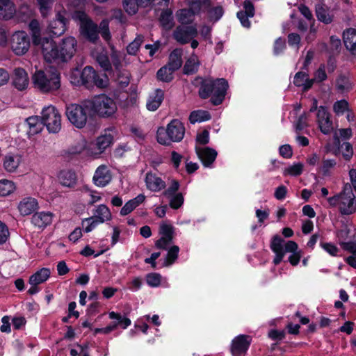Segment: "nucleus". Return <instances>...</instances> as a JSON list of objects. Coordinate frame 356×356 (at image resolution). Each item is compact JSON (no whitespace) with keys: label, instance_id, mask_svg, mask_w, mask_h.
Wrapping results in <instances>:
<instances>
[{"label":"nucleus","instance_id":"obj_1","mask_svg":"<svg viewBox=\"0 0 356 356\" xmlns=\"http://www.w3.org/2000/svg\"><path fill=\"white\" fill-rule=\"evenodd\" d=\"M77 42L74 37L63 38L56 43L51 38L44 40L42 44V54L45 62L57 65L67 63L74 56Z\"/></svg>","mask_w":356,"mask_h":356},{"label":"nucleus","instance_id":"obj_2","mask_svg":"<svg viewBox=\"0 0 356 356\" xmlns=\"http://www.w3.org/2000/svg\"><path fill=\"white\" fill-rule=\"evenodd\" d=\"M195 87H199L198 95L202 99L209 97L210 102L213 106L221 104L226 96L229 88L227 81L224 78L213 79L196 76L192 81Z\"/></svg>","mask_w":356,"mask_h":356},{"label":"nucleus","instance_id":"obj_3","mask_svg":"<svg viewBox=\"0 0 356 356\" xmlns=\"http://www.w3.org/2000/svg\"><path fill=\"white\" fill-rule=\"evenodd\" d=\"M32 79L34 87L43 93L52 92L60 88V73L54 67L36 71Z\"/></svg>","mask_w":356,"mask_h":356},{"label":"nucleus","instance_id":"obj_4","mask_svg":"<svg viewBox=\"0 0 356 356\" xmlns=\"http://www.w3.org/2000/svg\"><path fill=\"white\" fill-rule=\"evenodd\" d=\"M330 207L339 206L341 215H351L356 212V199L350 184H344L341 193L327 198Z\"/></svg>","mask_w":356,"mask_h":356},{"label":"nucleus","instance_id":"obj_5","mask_svg":"<svg viewBox=\"0 0 356 356\" xmlns=\"http://www.w3.org/2000/svg\"><path fill=\"white\" fill-rule=\"evenodd\" d=\"M88 107L92 115H97L102 118L114 117L118 110L115 101L106 94H100L88 99Z\"/></svg>","mask_w":356,"mask_h":356},{"label":"nucleus","instance_id":"obj_6","mask_svg":"<svg viewBox=\"0 0 356 356\" xmlns=\"http://www.w3.org/2000/svg\"><path fill=\"white\" fill-rule=\"evenodd\" d=\"M184 124L178 119L172 120L167 128L160 127L156 132L157 142L163 145H170L171 142H180L184 137Z\"/></svg>","mask_w":356,"mask_h":356},{"label":"nucleus","instance_id":"obj_7","mask_svg":"<svg viewBox=\"0 0 356 356\" xmlns=\"http://www.w3.org/2000/svg\"><path fill=\"white\" fill-rule=\"evenodd\" d=\"M65 115L70 122L77 129L83 128L88 119L92 116L90 109L88 107V100L81 104H71L65 108Z\"/></svg>","mask_w":356,"mask_h":356},{"label":"nucleus","instance_id":"obj_8","mask_svg":"<svg viewBox=\"0 0 356 356\" xmlns=\"http://www.w3.org/2000/svg\"><path fill=\"white\" fill-rule=\"evenodd\" d=\"M72 17L74 20L80 22L81 34L89 42L96 44L99 39L98 25L82 9L74 10L72 14Z\"/></svg>","mask_w":356,"mask_h":356},{"label":"nucleus","instance_id":"obj_9","mask_svg":"<svg viewBox=\"0 0 356 356\" xmlns=\"http://www.w3.org/2000/svg\"><path fill=\"white\" fill-rule=\"evenodd\" d=\"M43 125L49 133L57 134L61 129V115L54 106L44 107L41 112Z\"/></svg>","mask_w":356,"mask_h":356},{"label":"nucleus","instance_id":"obj_10","mask_svg":"<svg viewBox=\"0 0 356 356\" xmlns=\"http://www.w3.org/2000/svg\"><path fill=\"white\" fill-rule=\"evenodd\" d=\"M10 46L16 55L25 54L30 47V39L28 34L24 31L15 32L10 38Z\"/></svg>","mask_w":356,"mask_h":356},{"label":"nucleus","instance_id":"obj_11","mask_svg":"<svg viewBox=\"0 0 356 356\" xmlns=\"http://www.w3.org/2000/svg\"><path fill=\"white\" fill-rule=\"evenodd\" d=\"M197 34L198 32L195 26L179 25L174 30L172 36L180 44H186L197 37Z\"/></svg>","mask_w":356,"mask_h":356},{"label":"nucleus","instance_id":"obj_12","mask_svg":"<svg viewBox=\"0 0 356 356\" xmlns=\"http://www.w3.org/2000/svg\"><path fill=\"white\" fill-rule=\"evenodd\" d=\"M76 75H79V79L74 80V83L79 86H83L86 88H90L92 87V82H94V79L96 77V71L92 67L88 65L81 72L79 70L74 72L72 78Z\"/></svg>","mask_w":356,"mask_h":356},{"label":"nucleus","instance_id":"obj_13","mask_svg":"<svg viewBox=\"0 0 356 356\" xmlns=\"http://www.w3.org/2000/svg\"><path fill=\"white\" fill-rule=\"evenodd\" d=\"M251 344V337L249 335L240 334L232 341L231 353L233 356H240L245 353Z\"/></svg>","mask_w":356,"mask_h":356},{"label":"nucleus","instance_id":"obj_14","mask_svg":"<svg viewBox=\"0 0 356 356\" xmlns=\"http://www.w3.org/2000/svg\"><path fill=\"white\" fill-rule=\"evenodd\" d=\"M65 10L63 12H58L55 19L49 23V28L53 35L56 37L60 36L67 30L69 19L65 17Z\"/></svg>","mask_w":356,"mask_h":356},{"label":"nucleus","instance_id":"obj_15","mask_svg":"<svg viewBox=\"0 0 356 356\" xmlns=\"http://www.w3.org/2000/svg\"><path fill=\"white\" fill-rule=\"evenodd\" d=\"M316 117L321 131L324 134H330L333 129L332 122L327 108L321 106L318 109Z\"/></svg>","mask_w":356,"mask_h":356},{"label":"nucleus","instance_id":"obj_16","mask_svg":"<svg viewBox=\"0 0 356 356\" xmlns=\"http://www.w3.org/2000/svg\"><path fill=\"white\" fill-rule=\"evenodd\" d=\"M255 14V8L253 3L250 0H245L243 2V10L236 13L237 18L239 19L241 25L247 29L250 28L251 22L250 17H253Z\"/></svg>","mask_w":356,"mask_h":356},{"label":"nucleus","instance_id":"obj_17","mask_svg":"<svg viewBox=\"0 0 356 356\" xmlns=\"http://www.w3.org/2000/svg\"><path fill=\"white\" fill-rule=\"evenodd\" d=\"M195 152L202 165L206 168L211 167L218 155L217 151L209 147H199L196 146Z\"/></svg>","mask_w":356,"mask_h":356},{"label":"nucleus","instance_id":"obj_18","mask_svg":"<svg viewBox=\"0 0 356 356\" xmlns=\"http://www.w3.org/2000/svg\"><path fill=\"white\" fill-rule=\"evenodd\" d=\"M200 1L201 13H207L208 18L211 22H217L223 15L224 10L221 6L211 7L210 0H205V3Z\"/></svg>","mask_w":356,"mask_h":356},{"label":"nucleus","instance_id":"obj_19","mask_svg":"<svg viewBox=\"0 0 356 356\" xmlns=\"http://www.w3.org/2000/svg\"><path fill=\"white\" fill-rule=\"evenodd\" d=\"M284 239L277 234L275 235L270 242V249L275 254L273 259V264L277 266L281 263L284 255L285 251L283 245Z\"/></svg>","mask_w":356,"mask_h":356},{"label":"nucleus","instance_id":"obj_20","mask_svg":"<svg viewBox=\"0 0 356 356\" xmlns=\"http://www.w3.org/2000/svg\"><path fill=\"white\" fill-rule=\"evenodd\" d=\"M29 27L31 31L33 45L40 47L42 49V44L44 43V40H49L51 38L41 36L40 25L37 19H32L29 23Z\"/></svg>","mask_w":356,"mask_h":356},{"label":"nucleus","instance_id":"obj_21","mask_svg":"<svg viewBox=\"0 0 356 356\" xmlns=\"http://www.w3.org/2000/svg\"><path fill=\"white\" fill-rule=\"evenodd\" d=\"M59 183L65 187L73 188L77 181V175L74 170L64 169L58 175Z\"/></svg>","mask_w":356,"mask_h":356},{"label":"nucleus","instance_id":"obj_22","mask_svg":"<svg viewBox=\"0 0 356 356\" xmlns=\"http://www.w3.org/2000/svg\"><path fill=\"white\" fill-rule=\"evenodd\" d=\"M315 13L318 20L325 24H330L333 22L334 15L330 13V8L324 3L316 4Z\"/></svg>","mask_w":356,"mask_h":356},{"label":"nucleus","instance_id":"obj_23","mask_svg":"<svg viewBox=\"0 0 356 356\" xmlns=\"http://www.w3.org/2000/svg\"><path fill=\"white\" fill-rule=\"evenodd\" d=\"M92 179L97 186L104 187L106 186L111 180L109 170L106 166H99L95 172Z\"/></svg>","mask_w":356,"mask_h":356},{"label":"nucleus","instance_id":"obj_24","mask_svg":"<svg viewBox=\"0 0 356 356\" xmlns=\"http://www.w3.org/2000/svg\"><path fill=\"white\" fill-rule=\"evenodd\" d=\"M53 213L49 211L35 213L31 218L32 224L38 228L44 229L52 222Z\"/></svg>","mask_w":356,"mask_h":356},{"label":"nucleus","instance_id":"obj_25","mask_svg":"<svg viewBox=\"0 0 356 356\" xmlns=\"http://www.w3.org/2000/svg\"><path fill=\"white\" fill-rule=\"evenodd\" d=\"M13 84L19 90H23L28 86L29 77L25 70L15 68L13 77Z\"/></svg>","mask_w":356,"mask_h":356},{"label":"nucleus","instance_id":"obj_26","mask_svg":"<svg viewBox=\"0 0 356 356\" xmlns=\"http://www.w3.org/2000/svg\"><path fill=\"white\" fill-rule=\"evenodd\" d=\"M147 188L152 192H159L165 189V182L159 177L152 172H147L145 176Z\"/></svg>","mask_w":356,"mask_h":356},{"label":"nucleus","instance_id":"obj_27","mask_svg":"<svg viewBox=\"0 0 356 356\" xmlns=\"http://www.w3.org/2000/svg\"><path fill=\"white\" fill-rule=\"evenodd\" d=\"M343 41L346 48L353 55H356V29H346L343 33Z\"/></svg>","mask_w":356,"mask_h":356},{"label":"nucleus","instance_id":"obj_28","mask_svg":"<svg viewBox=\"0 0 356 356\" xmlns=\"http://www.w3.org/2000/svg\"><path fill=\"white\" fill-rule=\"evenodd\" d=\"M164 91L160 88L156 89L154 92L149 95L146 107L150 111H156L164 99Z\"/></svg>","mask_w":356,"mask_h":356},{"label":"nucleus","instance_id":"obj_29","mask_svg":"<svg viewBox=\"0 0 356 356\" xmlns=\"http://www.w3.org/2000/svg\"><path fill=\"white\" fill-rule=\"evenodd\" d=\"M38 203L36 199L28 197L23 198L19 205L18 209L20 213L25 216L31 214L38 209Z\"/></svg>","mask_w":356,"mask_h":356},{"label":"nucleus","instance_id":"obj_30","mask_svg":"<svg viewBox=\"0 0 356 356\" xmlns=\"http://www.w3.org/2000/svg\"><path fill=\"white\" fill-rule=\"evenodd\" d=\"M182 54L183 51L180 48H176L170 52L169 60L166 65L170 67L172 71L175 72L181 67L183 63Z\"/></svg>","mask_w":356,"mask_h":356},{"label":"nucleus","instance_id":"obj_31","mask_svg":"<svg viewBox=\"0 0 356 356\" xmlns=\"http://www.w3.org/2000/svg\"><path fill=\"white\" fill-rule=\"evenodd\" d=\"M15 6L10 0H0V19L8 20L15 13Z\"/></svg>","mask_w":356,"mask_h":356},{"label":"nucleus","instance_id":"obj_32","mask_svg":"<svg viewBox=\"0 0 356 356\" xmlns=\"http://www.w3.org/2000/svg\"><path fill=\"white\" fill-rule=\"evenodd\" d=\"M22 160L19 154H9L3 158V168L7 172H15L18 168Z\"/></svg>","mask_w":356,"mask_h":356},{"label":"nucleus","instance_id":"obj_33","mask_svg":"<svg viewBox=\"0 0 356 356\" xmlns=\"http://www.w3.org/2000/svg\"><path fill=\"white\" fill-rule=\"evenodd\" d=\"M26 122L29 126V133L35 135L40 133L43 129V122L42 116L33 115L26 119Z\"/></svg>","mask_w":356,"mask_h":356},{"label":"nucleus","instance_id":"obj_34","mask_svg":"<svg viewBox=\"0 0 356 356\" xmlns=\"http://www.w3.org/2000/svg\"><path fill=\"white\" fill-rule=\"evenodd\" d=\"M109 318L115 320L113 321V324L115 325V328L120 327L122 329H127L131 323V320L122 316L120 313L111 312L108 314Z\"/></svg>","mask_w":356,"mask_h":356},{"label":"nucleus","instance_id":"obj_35","mask_svg":"<svg viewBox=\"0 0 356 356\" xmlns=\"http://www.w3.org/2000/svg\"><path fill=\"white\" fill-rule=\"evenodd\" d=\"M51 274L50 270L47 268H42L33 274L29 280V284H40L48 280Z\"/></svg>","mask_w":356,"mask_h":356},{"label":"nucleus","instance_id":"obj_36","mask_svg":"<svg viewBox=\"0 0 356 356\" xmlns=\"http://www.w3.org/2000/svg\"><path fill=\"white\" fill-rule=\"evenodd\" d=\"M211 118V114L209 111L204 110L193 111L190 113L189 122L191 124L196 122H202L208 121Z\"/></svg>","mask_w":356,"mask_h":356},{"label":"nucleus","instance_id":"obj_37","mask_svg":"<svg viewBox=\"0 0 356 356\" xmlns=\"http://www.w3.org/2000/svg\"><path fill=\"white\" fill-rule=\"evenodd\" d=\"M104 222V220L100 216H92L83 219L82 225L84 227V232L88 233L92 231L98 225Z\"/></svg>","mask_w":356,"mask_h":356},{"label":"nucleus","instance_id":"obj_38","mask_svg":"<svg viewBox=\"0 0 356 356\" xmlns=\"http://www.w3.org/2000/svg\"><path fill=\"white\" fill-rule=\"evenodd\" d=\"M172 71L167 65L161 67L156 72V77L158 80L163 82L169 83L174 79Z\"/></svg>","mask_w":356,"mask_h":356},{"label":"nucleus","instance_id":"obj_39","mask_svg":"<svg viewBox=\"0 0 356 356\" xmlns=\"http://www.w3.org/2000/svg\"><path fill=\"white\" fill-rule=\"evenodd\" d=\"M113 142V136L108 134L99 136L97 138V147L99 150L100 153L104 152V150L108 147Z\"/></svg>","mask_w":356,"mask_h":356},{"label":"nucleus","instance_id":"obj_40","mask_svg":"<svg viewBox=\"0 0 356 356\" xmlns=\"http://www.w3.org/2000/svg\"><path fill=\"white\" fill-rule=\"evenodd\" d=\"M200 63L196 61L195 58L191 57L186 60L184 68L183 73L186 75L195 74L198 71Z\"/></svg>","mask_w":356,"mask_h":356},{"label":"nucleus","instance_id":"obj_41","mask_svg":"<svg viewBox=\"0 0 356 356\" xmlns=\"http://www.w3.org/2000/svg\"><path fill=\"white\" fill-rule=\"evenodd\" d=\"M179 248L177 245H172L168 251L163 266H169L173 264L178 258Z\"/></svg>","mask_w":356,"mask_h":356},{"label":"nucleus","instance_id":"obj_42","mask_svg":"<svg viewBox=\"0 0 356 356\" xmlns=\"http://www.w3.org/2000/svg\"><path fill=\"white\" fill-rule=\"evenodd\" d=\"M143 41L144 36L143 35H138L134 40L129 43L127 47V51L128 54L136 55Z\"/></svg>","mask_w":356,"mask_h":356},{"label":"nucleus","instance_id":"obj_43","mask_svg":"<svg viewBox=\"0 0 356 356\" xmlns=\"http://www.w3.org/2000/svg\"><path fill=\"white\" fill-rule=\"evenodd\" d=\"M15 189L13 181L8 179L0 180V195L6 196L10 195Z\"/></svg>","mask_w":356,"mask_h":356},{"label":"nucleus","instance_id":"obj_44","mask_svg":"<svg viewBox=\"0 0 356 356\" xmlns=\"http://www.w3.org/2000/svg\"><path fill=\"white\" fill-rule=\"evenodd\" d=\"M304 165L302 163H295L292 165L286 168L284 170V175H290L293 177L300 176L303 172Z\"/></svg>","mask_w":356,"mask_h":356},{"label":"nucleus","instance_id":"obj_45","mask_svg":"<svg viewBox=\"0 0 356 356\" xmlns=\"http://www.w3.org/2000/svg\"><path fill=\"white\" fill-rule=\"evenodd\" d=\"M99 33L101 34L103 39L106 41H109L111 39V35L109 30V22L107 19H102L99 26Z\"/></svg>","mask_w":356,"mask_h":356},{"label":"nucleus","instance_id":"obj_46","mask_svg":"<svg viewBox=\"0 0 356 356\" xmlns=\"http://www.w3.org/2000/svg\"><path fill=\"white\" fill-rule=\"evenodd\" d=\"M166 198L169 200V207L175 210L179 209L184 202V197L181 193H178L176 195L167 197Z\"/></svg>","mask_w":356,"mask_h":356},{"label":"nucleus","instance_id":"obj_47","mask_svg":"<svg viewBox=\"0 0 356 356\" xmlns=\"http://www.w3.org/2000/svg\"><path fill=\"white\" fill-rule=\"evenodd\" d=\"M160 22L163 27L170 29L173 26L172 12L168 10H163L161 14Z\"/></svg>","mask_w":356,"mask_h":356},{"label":"nucleus","instance_id":"obj_48","mask_svg":"<svg viewBox=\"0 0 356 356\" xmlns=\"http://www.w3.org/2000/svg\"><path fill=\"white\" fill-rule=\"evenodd\" d=\"M175 227L171 224L162 223L159 227V234L168 239H173Z\"/></svg>","mask_w":356,"mask_h":356},{"label":"nucleus","instance_id":"obj_49","mask_svg":"<svg viewBox=\"0 0 356 356\" xmlns=\"http://www.w3.org/2000/svg\"><path fill=\"white\" fill-rule=\"evenodd\" d=\"M95 215L94 216H100L104 220V222L110 220L112 218L110 209L105 204L99 205L95 211Z\"/></svg>","mask_w":356,"mask_h":356},{"label":"nucleus","instance_id":"obj_50","mask_svg":"<svg viewBox=\"0 0 356 356\" xmlns=\"http://www.w3.org/2000/svg\"><path fill=\"white\" fill-rule=\"evenodd\" d=\"M97 61L104 71L108 72L112 70L109 58L106 54L103 53L99 54L97 56Z\"/></svg>","mask_w":356,"mask_h":356},{"label":"nucleus","instance_id":"obj_51","mask_svg":"<svg viewBox=\"0 0 356 356\" xmlns=\"http://www.w3.org/2000/svg\"><path fill=\"white\" fill-rule=\"evenodd\" d=\"M179 187H180L179 182L176 179H173L171 181V184L168 186V188L163 191L162 195L165 197H170L173 195H176L179 193L178 191L179 190Z\"/></svg>","mask_w":356,"mask_h":356},{"label":"nucleus","instance_id":"obj_52","mask_svg":"<svg viewBox=\"0 0 356 356\" xmlns=\"http://www.w3.org/2000/svg\"><path fill=\"white\" fill-rule=\"evenodd\" d=\"M161 275L159 273H151L147 275V284L151 287H157L161 284Z\"/></svg>","mask_w":356,"mask_h":356},{"label":"nucleus","instance_id":"obj_53","mask_svg":"<svg viewBox=\"0 0 356 356\" xmlns=\"http://www.w3.org/2000/svg\"><path fill=\"white\" fill-rule=\"evenodd\" d=\"M286 49V41L285 39L280 37L277 38L273 45V54L275 56H278L283 53Z\"/></svg>","mask_w":356,"mask_h":356},{"label":"nucleus","instance_id":"obj_54","mask_svg":"<svg viewBox=\"0 0 356 356\" xmlns=\"http://www.w3.org/2000/svg\"><path fill=\"white\" fill-rule=\"evenodd\" d=\"M337 164V162L334 159H325L323 161L322 165L321 167V170L322 172V175L324 177H327L330 175V170L334 168Z\"/></svg>","mask_w":356,"mask_h":356},{"label":"nucleus","instance_id":"obj_55","mask_svg":"<svg viewBox=\"0 0 356 356\" xmlns=\"http://www.w3.org/2000/svg\"><path fill=\"white\" fill-rule=\"evenodd\" d=\"M320 246L331 256H337L339 248L332 243L320 242Z\"/></svg>","mask_w":356,"mask_h":356},{"label":"nucleus","instance_id":"obj_56","mask_svg":"<svg viewBox=\"0 0 356 356\" xmlns=\"http://www.w3.org/2000/svg\"><path fill=\"white\" fill-rule=\"evenodd\" d=\"M334 111L337 114H343L348 109V103L345 99L337 101L333 106Z\"/></svg>","mask_w":356,"mask_h":356},{"label":"nucleus","instance_id":"obj_57","mask_svg":"<svg viewBox=\"0 0 356 356\" xmlns=\"http://www.w3.org/2000/svg\"><path fill=\"white\" fill-rule=\"evenodd\" d=\"M40 6V11L42 16H45L51 8L53 0H37Z\"/></svg>","mask_w":356,"mask_h":356},{"label":"nucleus","instance_id":"obj_58","mask_svg":"<svg viewBox=\"0 0 356 356\" xmlns=\"http://www.w3.org/2000/svg\"><path fill=\"white\" fill-rule=\"evenodd\" d=\"M136 207H138V206L131 199L127 202L122 207L120 213L122 216H125L132 212Z\"/></svg>","mask_w":356,"mask_h":356},{"label":"nucleus","instance_id":"obj_59","mask_svg":"<svg viewBox=\"0 0 356 356\" xmlns=\"http://www.w3.org/2000/svg\"><path fill=\"white\" fill-rule=\"evenodd\" d=\"M341 148L344 149V151L342 152L343 159L346 161H350L353 154L352 145L350 143L346 142L342 144Z\"/></svg>","mask_w":356,"mask_h":356},{"label":"nucleus","instance_id":"obj_60","mask_svg":"<svg viewBox=\"0 0 356 356\" xmlns=\"http://www.w3.org/2000/svg\"><path fill=\"white\" fill-rule=\"evenodd\" d=\"M353 241H350L348 242H341V247L346 251H348L352 254L353 252H356V237H355V234H353Z\"/></svg>","mask_w":356,"mask_h":356},{"label":"nucleus","instance_id":"obj_61","mask_svg":"<svg viewBox=\"0 0 356 356\" xmlns=\"http://www.w3.org/2000/svg\"><path fill=\"white\" fill-rule=\"evenodd\" d=\"M336 86L339 90L343 91L348 88V79L344 75H340L337 79Z\"/></svg>","mask_w":356,"mask_h":356},{"label":"nucleus","instance_id":"obj_62","mask_svg":"<svg viewBox=\"0 0 356 356\" xmlns=\"http://www.w3.org/2000/svg\"><path fill=\"white\" fill-rule=\"evenodd\" d=\"M279 153L282 157L285 159H290L293 156L292 147L288 144L281 145L279 149Z\"/></svg>","mask_w":356,"mask_h":356},{"label":"nucleus","instance_id":"obj_63","mask_svg":"<svg viewBox=\"0 0 356 356\" xmlns=\"http://www.w3.org/2000/svg\"><path fill=\"white\" fill-rule=\"evenodd\" d=\"M197 143L205 145L209 143V132L208 130L204 129L200 134H198L196 137Z\"/></svg>","mask_w":356,"mask_h":356},{"label":"nucleus","instance_id":"obj_64","mask_svg":"<svg viewBox=\"0 0 356 356\" xmlns=\"http://www.w3.org/2000/svg\"><path fill=\"white\" fill-rule=\"evenodd\" d=\"M307 76L308 74L307 72H298L295 74L293 83L296 86L300 87L304 84V81Z\"/></svg>","mask_w":356,"mask_h":356}]
</instances>
